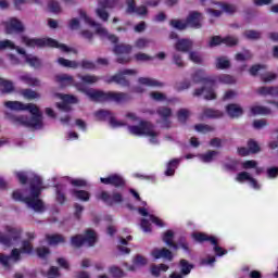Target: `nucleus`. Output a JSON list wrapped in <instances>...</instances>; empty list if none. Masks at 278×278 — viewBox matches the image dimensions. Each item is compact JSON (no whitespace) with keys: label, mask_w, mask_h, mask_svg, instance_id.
<instances>
[{"label":"nucleus","mask_w":278,"mask_h":278,"mask_svg":"<svg viewBox=\"0 0 278 278\" xmlns=\"http://www.w3.org/2000/svg\"><path fill=\"white\" fill-rule=\"evenodd\" d=\"M77 77L79 80H81V83L75 81L73 76H68V74L56 75L55 81H58V84H61V86H75V88L79 92H84L85 94H87L88 98L91 99V101H96L97 103H127L128 101H131L130 94L126 92H105L103 90L88 91V89L86 88V84L88 86L97 84V81L101 79L99 76L90 74H78Z\"/></svg>","instance_id":"1"},{"label":"nucleus","mask_w":278,"mask_h":278,"mask_svg":"<svg viewBox=\"0 0 278 278\" xmlns=\"http://www.w3.org/2000/svg\"><path fill=\"white\" fill-rule=\"evenodd\" d=\"M5 108L13 112H29L31 117L21 115L13 117L14 125H21L22 127H28L29 129H42L45 123L42 122V112L38 105L34 103L25 104L21 101H7Z\"/></svg>","instance_id":"2"},{"label":"nucleus","mask_w":278,"mask_h":278,"mask_svg":"<svg viewBox=\"0 0 278 278\" xmlns=\"http://www.w3.org/2000/svg\"><path fill=\"white\" fill-rule=\"evenodd\" d=\"M29 197H23L21 190H15L12 193V200L20 201L21 203H26V205L35 212H45V202H42V200L40 199L43 190L42 178H40L39 176H34L29 179Z\"/></svg>","instance_id":"3"},{"label":"nucleus","mask_w":278,"mask_h":278,"mask_svg":"<svg viewBox=\"0 0 278 278\" xmlns=\"http://www.w3.org/2000/svg\"><path fill=\"white\" fill-rule=\"evenodd\" d=\"M191 79L193 84H203L201 88L193 91V97H201L205 92V101H214L216 99V92L214 91L216 80L213 77H205V70H197L191 75Z\"/></svg>","instance_id":"4"},{"label":"nucleus","mask_w":278,"mask_h":278,"mask_svg":"<svg viewBox=\"0 0 278 278\" xmlns=\"http://www.w3.org/2000/svg\"><path fill=\"white\" fill-rule=\"evenodd\" d=\"M21 40L23 45L31 49L35 47H38L39 49H43V47H50L51 49H60V51L63 53H71V51H73V48H68V46L60 43L53 38H29L26 35H22Z\"/></svg>","instance_id":"5"},{"label":"nucleus","mask_w":278,"mask_h":278,"mask_svg":"<svg viewBox=\"0 0 278 278\" xmlns=\"http://www.w3.org/2000/svg\"><path fill=\"white\" fill-rule=\"evenodd\" d=\"M191 237L192 240H194V242H198L199 244H203V242H210V244H213V251L215 255H217V257H223V255H227V250L218 245V239L215 236H210L205 232H193Z\"/></svg>","instance_id":"6"},{"label":"nucleus","mask_w":278,"mask_h":278,"mask_svg":"<svg viewBox=\"0 0 278 278\" xmlns=\"http://www.w3.org/2000/svg\"><path fill=\"white\" fill-rule=\"evenodd\" d=\"M80 18H83L86 25L89 27H96V34L99 36H105L113 45H118V37L116 35H109L108 29L103 28L101 24L97 23L92 17L88 16L85 11H79Z\"/></svg>","instance_id":"7"},{"label":"nucleus","mask_w":278,"mask_h":278,"mask_svg":"<svg viewBox=\"0 0 278 278\" xmlns=\"http://www.w3.org/2000/svg\"><path fill=\"white\" fill-rule=\"evenodd\" d=\"M5 231V235L0 232V244H3L4 247H12L14 242H18V240H21V233H23L21 228L7 226Z\"/></svg>","instance_id":"8"},{"label":"nucleus","mask_w":278,"mask_h":278,"mask_svg":"<svg viewBox=\"0 0 278 278\" xmlns=\"http://www.w3.org/2000/svg\"><path fill=\"white\" fill-rule=\"evenodd\" d=\"M118 0H99L98 8L96 9V15L100 21L104 23L110 20V13L106 10L116 8Z\"/></svg>","instance_id":"9"},{"label":"nucleus","mask_w":278,"mask_h":278,"mask_svg":"<svg viewBox=\"0 0 278 278\" xmlns=\"http://www.w3.org/2000/svg\"><path fill=\"white\" fill-rule=\"evenodd\" d=\"M97 199L102 201L108 207H114V205H118L124 201L123 193L118 191H113L112 194L108 191H102L97 195Z\"/></svg>","instance_id":"10"},{"label":"nucleus","mask_w":278,"mask_h":278,"mask_svg":"<svg viewBox=\"0 0 278 278\" xmlns=\"http://www.w3.org/2000/svg\"><path fill=\"white\" fill-rule=\"evenodd\" d=\"M128 130L132 136H157V132L151 130V123L144 121H140L138 126H128Z\"/></svg>","instance_id":"11"},{"label":"nucleus","mask_w":278,"mask_h":278,"mask_svg":"<svg viewBox=\"0 0 278 278\" xmlns=\"http://www.w3.org/2000/svg\"><path fill=\"white\" fill-rule=\"evenodd\" d=\"M138 72L136 70H124L118 74L111 76L106 84H118V86H124V88L129 87V80L125 77V75H137Z\"/></svg>","instance_id":"12"},{"label":"nucleus","mask_w":278,"mask_h":278,"mask_svg":"<svg viewBox=\"0 0 278 278\" xmlns=\"http://www.w3.org/2000/svg\"><path fill=\"white\" fill-rule=\"evenodd\" d=\"M2 25L8 35L23 34L25 31V25H23V22L16 17H11L9 21L2 22Z\"/></svg>","instance_id":"13"},{"label":"nucleus","mask_w":278,"mask_h":278,"mask_svg":"<svg viewBox=\"0 0 278 278\" xmlns=\"http://www.w3.org/2000/svg\"><path fill=\"white\" fill-rule=\"evenodd\" d=\"M94 116L98 121H108L111 127H125V123L116 121L114 113L108 110H99L94 113Z\"/></svg>","instance_id":"14"},{"label":"nucleus","mask_w":278,"mask_h":278,"mask_svg":"<svg viewBox=\"0 0 278 278\" xmlns=\"http://www.w3.org/2000/svg\"><path fill=\"white\" fill-rule=\"evenodd\" d=\"M101 184L104 186H113L114 188H125V178L118 174L110 175L106 178H100Z\"/></svg>","instance_id":"15"},{"label":"nucleus","mask_w":278,"mask_h":278,"mask_svg":"<svg viewBox=\"0 0 278 278\" xmlns=\"http://www.w3.org/2000/svg\"><path fill=\"white\" fill-rule=\"evenodd\" d=\"M156 114L162 118L163 127H165V129H170L172 122L168 118L173 116V110L168 106H159L156 109Z\"/></svg>","instance_id":"16"},{"label":"nucleus","mask_w":278,"mask_h":278,"mask_svg":"<svg viewBox=\"0 0 278 278\" xmlns=\"http://www.w3.org/2000/svg\"><path fill=\"white\" fill-rule=\"evenodd\" d=\"M201 12L191 11L186 17L187 27H192L193 29H201Z\"/></svg>","instance_id":"17"},{"label":"nucleus","mask_w":278,"mask_h":278,"mask_svg":"<svg viewBox=\"0 0 278 278\" xmlns=\"http://www.w3.org/2000/svg\"><path fill=\"white\" fill-rule=\"evenodd\" d=\"M151 255L155 260H167V262H173L174 255L173 252L166 248L153 249Z\"/></svg>","instance_id":"18"},{"label":"nucleus","mask_w":278,"mask_h":278,"mask_svg":"<svg viewBox=\"0 0 278 278\" xmlns=\"http://www.w3.org/2000/svg\"><path fill=\"white\" fill-rule=\"evenodd\" d=\"M174 47L176 51H179L180 53H190L194 43L190 39L182 38L178 39Z\"/></svg>","instance_id":"19"},{"label":"nucleus","mask_w":278,"mask_h":278,"mask_svg":"<svg viewBox=\"0 0 278 278\" xmlns=\"http://www.w3.org/2000/svg\"><path fill=\"white\" fill-rule=\"evenodd\" d=\"M226 113L230 118H240L244 114V110L236 103H230L226 105Z\"/></svg>","instance_id":"20"},{"label":"nucleus","mask_w":278,"mask_h":278,"mask_svg":"<svg viewBox=\"0 0 278 278\" xmlns=\"http://www.w3.org/2000/svg\"><path fill=\"white\" fill-rule=\"evenodd\" d=\"M163 242L166 243L167 247H169L170 249H174V251H178L179 250V245L177 243H175V232H173V230H167L163 233V238H162Z\"/></svg>","instance_id":"21"},{"label":"nucleus","mask_w":278,"mask_h":278,"mask_svg":"<svg viewBox=\"0 0 278 278\" xmlns=\"http://www.w3.org/2000/svg\"><path fill=\"white\" fill-rule=\"evenodd\" d=\"M261 97H278V86H263L256 90Z\"/></svg>","instance_id":"22"},{"label":"nucleus","mask_w":278,"mask_h":278,"mask_svg":"<svg viewBox=\"0 0 278 278\" xmlns=\"http://www.w3.org/2000/svg\"><path fill=\"white\" fill-rule=\"evenodd\" d=\"M134 51V46L127 43H117L113 48L115 55H129Z\"/></svg>","instance_id":"23"},{"label":"nucleus","mask_w":278,"mask_h":278,"mask_svg":"<svg viewBox=\"0 0 278 278\" xmlns=\"http://www.w3.org/2000/svg\"><path fill=\"white\" fill-rule=\"evenodd\" d=\"M70 193L72 194V197H74V199L83 201L84 203H88V201H90V192L86 190L72 189L70 190Z\"/></svg>","instance_id":"24"},{"label":"nucleus","mask_w":278,"mask_h":278,"mask_svg":"<svg viewBox=\"0 0 278 278\" xmlns=\"http://www.w3.org/2000/svg\"><path fill=\"white\" fill-rule=\"evenodd\" d=\"M168 265L161 263L159 265L156 264H152L150 266V274L152 275V277H160V275H162V273H166L168 270Z\"/></svg>","instance_id":"25"},{"label":"nucleus","mask_w":278,"mask_h":278,"mask_svg":"<svg viewBox=\"0 0 278 278\" xmlns=\"http://www.w3.org/2000/svg\"><path fill=\"white\" fill-rule=\"evenodd\" d=\"M215 68L217 71H226V68H231V61L227 56H217L215 61Z\"/></svg>","instance_id":"26"},{"label":"nucleus","mask_w":278,"mask_h":278,"mask_svg":"<svg viewBox=\"0 0 278 278\" xmlns=\"http://www.w3.org/2000/svg\"><path fill=\"white\" fill-rule=\"evenodd\" d=\"M225 114L223 111L214 110V109H204L202 113V118H223Z\"/></svg>","instance_id":"27"},{"label":"nucleus","mask_w":278,"mask_h":278,"mask_svg":"<svg viewBox=\"0 0 278 278\" xmlns=\"http://www.w3.org/2000/svg\"><path fill=\"white\" fill-rule=\"evenodd\" d=\"M46 240L50 247L66 242V239L62 235H46Z\"/></svg>","instance_id":"28"},{"label":"nucleus","mask_w":278,"mask_h":278,"mask_svg":"<svg viewBox=\"0 0 278 278\" xmlns=\"http://www.w3.org/2000/svg\"><path fill=\"white\" fill-rule=\"evenodd\" d=\"M0 88H2L1 92L3 94H10V92H14V83L0 77Z\"/></svg>","instance_id":"29"},{"label":"nucleus","mask_w":278,"mask_h":278,"mask_svg":"<svg viewBox=\"0 0 278 278\" xmlns=\"http://www.w3.org/2000/svg\"><path fill=\"white\" fill-rule=\"evenodd\" d=\"M179 162V159H173L167 163L165 170L166 177H173V175H175V170H177Z\"/></svg>","instance_id":"30"},{"label":"nucleus","mask_w":278,"mask_h":278,"mask_svg":"<svg viewBox=\"0 0 278 278\" xmlns=\"http://www.w3.org/2000/svg\"><path fill=\"white\" fill-rule=\"evenodd\" d=\"M84 240L87 242L88 247H94V244H97V232L93 229H87Z\"/></svg>","instance_id":"31"},{"label":"nucleus","mask_w":278,"mask_h":278,"mask_svg":"<svg viewBox=\"0 0 278 278\" xmlns=\"http://www.w3.org/2000/svg\"><path fill=\"white\" fill-rule=\"evenodd\" d=\"M21 80L24 81V84L27 86H31L33 88L40 86V79L31 77L29 74L21 76Z\"/></svg>","instance_id":"32"},{"label":"nucleus","mask_w":278,"mask_h":278,"mask_svg":"<svg viewBox=\"0 0 278 278\" xmlns=\"http://www.w3.org/2000/svg\"><path fill=\"white\" fill-rule=\"evenodd\" d=\"M179 266L181 275H190V273H192V268H194V265L190 264L187 260L184 258L180 260Z\"/></svg>","instance_id":"33"},{"label":"nucleus","mask_w":278,"mask_h":278,"mask_svg":"<svg viewBox=\"0 0 278 278\" xmlns=\"http://www.w3.org/2000/svg\"><path fill=\"white\" fill-rule=\"evenodd\" d=\"M251 113H252L254 116H257V115H260V114L263 115V116H266V115L270 114L271 111H270L269 108L256 105V106H252V108H251Z\"/></svg>","instance_id":"34"},{"label":"nucleus","mask_w":278,"mask_h":278,"mask_svg":"<svg viewBox=\"0 0 278 278\" xmlns=\"http://www.w3.org/2000/svg\"><path fill=\"white\" fill-rule=\"evenodd\" d=\"M169 25L174 29H178V31H184L185 29H188V24H187L186 20H185V22L181 20H170Z\"/></svg>","instance_id":"35"},{"label":"nucleus","mask_w":278,"mask_h":278,"mask_svg":"<svg viewBox=\"0 0 278 278\" xmlns=\"http://www.w3.org/2000/svg\"><path fill=\"white\" fill-rule=\"evenodd\" d=\"M216 81H219V84H236V78H233V76L228 75V74H220L219 76H217L216 78H213Z\"/></svg>","instance_id":"36"},{"label":"nucleus","mask_w":278,"mask_h":278,"mask_svg":"<svg viewBox=\"0 0 278 278\" xmlns=\"http://www.w3.org/2000/svg\"><path fill=\"white\" fill-rule=\"evenodd\" d=\"M177 118L178 122L181 123V125H186V123H188V118H190V111L188 109L178 110Z\"/></svg>","instance_id":"37"},{"label":"nucleus","mask_w":278,"mask_h":278,"mask_svg":"<svg viewBox=\"0 0 278 278\" xmlns=\"http://www.w3.org/2000/svg\"><path fill=\"white\" fill-rule=\"evenodd\" d=\"M216 155H218V151L208 150L206 153L201 154L200 157L202 162H204L205 164H210V162H214V157H216Z\"/></svg>","instance_id":"38"},{"label":"nucleus","mask_w":278,"mask_h":278,"mask_svg":"<svg viewBox=\"0 0 278 278\" xmlns=\"http://www.w3.org/2000/svg\"><path fill=\"white\" fill-rule=\"evenodd\" d=\"M71 244L74 247V249H81L83 244H86V241L84 239L83 235H76L71 238Z\"/></svg>","instance_id":"39"},{"label":"nucleus","mask_w":278,"mask_h":278,"mask_svg":"<svg viewBox=\"0 0 278 278\" xmlns=\"http://www.w3.org/2000/svg\"><path fill=\"white\" fill-rule=\"evenodd\" d=\"M58 62L61 66H64L65 68H77L79 66V63H77V61H71L64 58H59Z\"/></svg>","instance_id":"40"},{"label":"nucleus","mask_w":278,"mask_h":278,"mask_svg":"<svg viewBox=\"0 0 278 278\" xmlns=\"http://www.w3.org/2000/svg\"><path fill=\"white\" fill-rule=\"evenodd\" d=\"M138 81H139V84H141V86H150V87L163 86L162 83H160L153 78L140 77L138 79Z\"/></svg>","instance_id":"41"},{"label":"nucleus","mask_w":278,"mask_h":278,"mask_svg":"<svg viewBox=\"0 0 278 278\" xmlns=\"http://www.w3.org/2000/svg\"><path fill=\"white\" fill-rule=\"evenodd\" d=\"M20 250L22 253H25L26 255H31V253H34V244L29 240H23Z\"/></svg>","instance_id":"42"},{"label":"nucleus","mask_w":278,"mask_h":278,"mask_svg":"<svg viewBox=\"0 0 278 278\" xmlns=\"http://www.w3.org/2000/svg\"><path fill=\"white\" fill-rule=\"evenodd\" d=\"M25 62L33 68H40L42 66V61L38 56L26 55Z\"/></svg>","instance_id":"43"},{"label":"nucleus","mask_w":278,"mask_h":278,"mask_svg":"<svg viewBox=\"0 0 278 278\" xmlns=\"http://www.w3.org/2000/svg\"><path fill=\"white\" fill-rule=\"evenodd\" d=\"M22 97H24V99H28L29 101L34 100V99H40V93L31 90V89H23L21 91Z\"/></svg>","instance_id":"44"},{"label":"nucleus","mask_w":278,"mask_h":278,"mask_svg":"<svg viewBox=\"0 0 278 278\" xmlns=\"http://www.w3.org/2000/svg\"><path fill=\"white\" fill-rule=\"evenodd\" d=\"M244 38H247L248 40H260L262 38V33L257 31V30H245L243 33Z\"/></svg>","instance_id":"45"},{"label":"nucleus","mask_w":278,"mask_h":278,"mask_svg":"<svg viewBox=\"0 0 278 278\" xmlns=\"http://www.w3.org/2000/svg\"><path fill=\"white\" fill-rule=\"evenodd\" d=\"M48 10L52 12V14H60V12H62V7H60V2L55 0H49Z\"/></svg>","instance_id":"46"},{"label":"nucleus","mask_w":278,"mask_h":278,"mask_svg":"<svg viewBox=\"0 0 278 278\" xmlns=\"http://www.w3.org/2000/svg\"><path fill=\"white\" fill-rule=\"evenodd\" d=\"M37 257L40 260H47L51 255V250L47 247H40L36 249Z\"/></svg>","instance_id":"47"},{"label":"nucleus","mask_w":278,"mask_h":278,"mask_svg":"<svg viewBox=\"0 0 278 278\" xmlns=\"http://www.w3.org/2000/svg\"><path fill=\"white\" fill-rule=\"evenodd\" d=\"M266 68H268V66L265 64H254L250 67L249 73L252 77H257L260 71H266Z\"/></svg>","instance_id":"48"},{"label":"nucleus","mask_w":278,"mask_h":278,"mask_svg":"<svg viewBox=\"0 0 278 278\" xmlns=\"http://www.w3.org/2000/svg\"><path fill=\"white\" fill-rule=\"evenodd\" d=\"M109 273L113 278H123L125 277V271L118 266H111Z\"/></svg>","instance_id":"49"},{"label":"nucleus","mask_w":278,"mask_h":278,"mask_svg":"<svg viewBox=\"0 0 278 278\" xmlns=\"http://www.w3.org/2000/svg\"><path fill=\"white\" fill-rule=\"evenodd\" d=\"M150 42H152L151 39L140 37L135 41V47H136V49H147V47H149Z\"/></svg>","instance_id":"50"},{"label":"nucleus","mask_w":278,"mask_h":278,"mask_svg":"<svg viewBox=\"0 0 278 278\" xmlns=\"http://www.w3.org/2000/svg\"><path fill=\"white\" fill-rule=\"evenodd\" d=\"M5 49L14 51V49H16V45L10 39L0 40V51H5Z\"/></svg>","instance_id":"51"},{"label":"nucleus","mask_w":278,"mask_h":278,"mask_svg":"<svg viewBox=\"0 0 278 278\" xmlns=\"http://www.w3.org/2000/svg\"><path fill=\"white\" fill-rule=\"evenodd\" d=\"M248 149L250 153H253V154L260 153L262 151V148H260V144L254 139H250L248 141Z\"/></svg>","instance_id":"52"},{"label":"nucleus","mask_w":278,"mask_h":278,"mask_svg":"<svg viewBox=\"0 0 278 278\" xmlns=\"http://www.w3.org/2000/svg\"><path fill=\"white\" fill-rule=\"evenodd\" d=\"M277 79V74L271 72H266L265 74H261V81L263 84H269V81H275Z\"/></svg>","instance_id":"53"},{"label":"nucleus","mask_w":278,"mask_h":278,"mask_svg":"<svg viewBox=\"0 0 278 278\" xmlns=\"http://www.w3.org/2000/svg\"><path fill=\"white\" fill-rule=\"evenodd\" d=\"M195 131H199L200 134H207L210 131H214V127L207 125V124H197L194 126Z\"/></svg>","instance_id":"54"},{"label":"nucleus","mask_w":278,"mask_h":278,"mask_svg":"<svg viewBox=\"0 0 278 278\" xmlns=\"http://www.w3.org/2000/svg\"><path fill=\"white\" fill-rule=\"evenodd\" d=\"M134 59L136 62H150V60H153V56L143 52H138L134 55Z\"/></svg>","instance_id":"55"},{"label":"nucleus","mask_w":278,"mask_h":278,"mask_svg":"<svg viewBox=\"0 0 278 278\" xmlns=\"http://www.w3.org/2000/svg\"><path fill=\"white\" fill-rule=\"evenodd\" d=\"M70 184L74 188H86V186H88V181H86V179H81V178L71 179Z\"/></svg>","instance_id":"56"},{"label":"nucleus","mask_w":278,"mask_h":278,"mask_svg":"<svg viewBox=\"0 0 278 278\" xmlns=\"http://www.w3.org/2000/svg\"><path fill=\"white\" fill-rule=\"evenodd\" d=\"M134 264L135 266H147V264H149V260H147V257L140 255V254H137L134 258Z\"/></svg>","instance_id":"57"},{"label":"nucleus","mask_w":278,"mask_h":278,"mask_svg":"<svg viewBox=\"0 0 278 278\" xmlns=\"http://www.w3.org/2000/svg\"><path fill=\"white\" fill-rule=\"evenodd\" d=\"M189 60L193 62L194 64H202L203 59L201 58V54L194 51L189 52Z\"/></svg>","instance_id":"58"},{"label":"nucleus","mask_w":278,"mask_h":278,"mask_svg":"<svg viewBox=\"0 0 278 278\" xmlns=\"http://www.w3.org/2000/svg\"><path fill=\"white\" fill-rule=\"evenodd\" d=\"M223 45H226V47H236V45H238V39L232 36L224 37Z\"/></svg>","instance_id":"59"},{"label":"nucleus","mask_w":278,"mask_h":278,"mask_svg":"<svg viewBox=\"0 0 278 278\" xmlns=\"http://www.w3.org/2000/svg\"><path fill=\"white\" fill-rule=\"evenodd\" d=\"M223 45V37L220 36H213L208 42V47L214 49V47H218Z\"/></svg>","instance_id":"60"},{"label":"nucleus","mask_w":278,"mask_h":278,"mask_svg":"<svg viewBox=\"0 0 278 278\" xmlns=\"http://www.w3.org/2000/svg\"><path fill=\"white\" fill-rule=\"evenodd\" d=\"M242 168L244 170H249L251 168H257V161L255 160H249V161H244L242 164H241Z\"/></svg>","instance_id":"61"},{"label":"nucleus","mask_w":278,"mask_h":278,"mask_svg":"<svg viewBox=\"0 0 278 278\" xmlns=\"http://www.w3.org/2000/svg\"><path fill=\"white\" fill-rule=\"evenodd\" d=\"M21 253H23L22 251H21V249H13L12 251H11V255L9 256L10 257V260H13V262H21V260H22V257H21Z\"/></svg>","instance_id":"62"},{"label":"nucleus","mask_w":278,"mask_h":278,"mask_svg":"<svg viewBox=\"0 0 278 278\" xmlns=\"http://www.w3.org/2000/svg\"><path fill=\"white\" fill-rule=\"evenodd\" d=\"M151 99L154 101H166V94L160 92V91H153L150 93Z\"/></svg>","instance_id":"63"},{"label":"nucleus","mask_w":278,"mask_h":278,"mask_svg":"<svg viewBox=\"0 0 278 278\" xmlns=\"http://www.w3.org/2000/svg\"><path fill=\"white\" fill-rule=\"evenodd\" d=\"M267 177L269 179H277L278 178V167L274 166V167L267 168Z\"/></svg>","instance_id":"64"}]
</instances>
